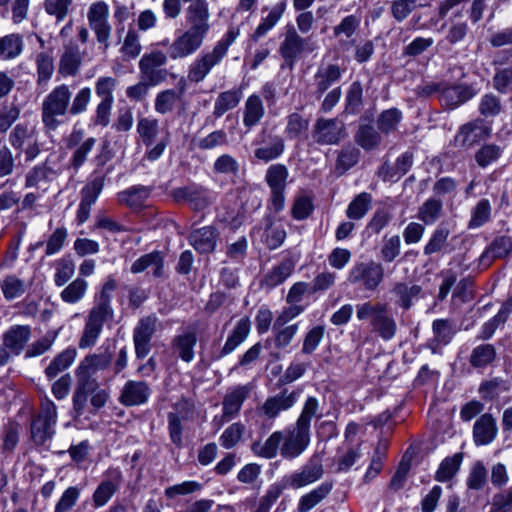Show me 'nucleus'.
<instances>
[{
    "instance_id": "603ef678",
    "label": "nucleus",
    "mask_w": 512,
    "mask_h": 512,
    "mask_svg": "<svg viewBox=\"0 0 512 512\" xmlns=\"http://www.w3.org/2000/svg\"><path fill=\"white\" fill-rule=\"evenodd\" d=\"M380 131L372 125H361L355 136L356 142L365 150H372L381 143Z\"/></svg>"
},
{
    "instance_id": "0e129e2a",
    "label": "nucleus",
    "mask_w": 512,
    "mask_h": 512,
    "mask_svg": "<svg viewBox=\"0 0 512 512\" xmlns=\"http://www.w3.org/2000/svg\"><path fill=\"white\" fill-rule=\"evenodd\" d=\"M80 497V488L77 486H69L64 490L59 500L57 501L54 512H69L71 511Z\"/></svg>"
},
{
    "instance_id": "338daca9",
    "label": "nucleus",
    "mask_w": 512,
    "mask_h": 512,
    "mask_svg": "<svg viewBox=\"0 0 512 512\" xmlns=\"http://www.w3.org/2000/svg\"><path fill=\"white\" fill-rule=\"evenodd\" d=\"M245 431V426L236 422L227 427L222 435L220 436V444L222 447L226 449H231L241 440L243 433Z\"/></svg>"
},
{
    "instance_id": "864d4df0",
    "label": "nucleus",
    "mask_w": 512,
    "mask_h": 512,
    "mask_svg": "<svg viewBox=\"0 0 512 512\" xmlns=\"http://www.w3.org/2000/svg\"><path fill=\"white\" fill-rule=\"evenodd\" d=\"M496 357V351L491 344L475 347L470 355V364L475 368H483L491 364Z\"/></svg>"
},
{
    "instance_id": "aec40b11",
    "label": "nucleus",
    "mask_w": 512,
    "mask_h": 512,
    "mask_svg": "<svg viewBox=\"0 0 512 512\" xmlns=\"http://www.w3.org/2000/svg\"><path fill=\"white\" fill-rule=\"evenodd\" d=\"M250 391L251 388L249 385H237L226 393L222 402L223 421H228L239 414Z\"/></svg>"
},
{
    "instance_id": "423d86ee",
    "label": "nucleus",
    "mask_w": 512,
    "mask_h": 512,
    "mask_svg": "<svg viewBox=\"0 0 512 512\" xmlns=\"http://www.w3.org/2000/svg\"><path fill=\"white\" fill-rule=\"evenodd\" d=\"M117 80L111 76H101L95 82V92L99 99L90 119L93 127H107L111 121L112 108L114 105V91Z\"/></svg>"
},
{
    "instance_id": "a878e982",
    "label": "nucleus",
    "mask_w": 512,
    "mask_h": 512,
    "mask_svg": "<svg viewBox=\"0 0 512 512\" xmlns=\"http://www.w3.org/2000/svg\"><path fill=\"white\" fill-rule=\"evenodd\" d=\"M151 188L144 185L131 186L117 194L119 203L126 205L130 209L136 211L145 206L147 199L150 197Z\"/></svg>"
},
{
    "instance_id": "dca6fc26",
    "label": "nucleus",
    "mask_w": 512,
    "mask_h": 512,
    "mask_svg": "<svg viewBox=\"0 0 512 512\" xmlns=\"http://www.w3.org/2000/svg\"><path fill=\"white\" fill-rule=\"evenodd\" d=\"M152 390L141 380H128L121 389L119 402L124 406H140L148 402Z\"/></svg>"
},
{
    "instance_id": "7ed1b4c3",
    "label": "nucleus",
    "mask_w": 512,
    "mask_h": 512,
    "mask_svg": "<svg viewBox=\"0 0 512 512\" xmlns=\"http://www.w3.org/2000/svg\"><path fill=\"white\" fill-rule=\"evenodd\" d=\"M72 92L67 84L54 87L41 103V121L46 131H56L70 115Z\"/></svg>"
},
{
    "instance_id": "cd10ccee",
    "label": "nucleus",
    "mask_w": 512,
    "mask_h": 512,
    "mask_svg": "<svg viewBox=\"0 0 512 512\" xmlns=\"http://www.w3.org/2000/svg\"><path fill=\"white\" fill-rule=\"evenodd\" d=\"M251 323L248 317L241 318L231 334L228 336L224 346L219 351L218 358H223L232 353L242 344L249 335Z\"/></svg>"
},
{
    "instance_id": "f257e3e1",
    "label": "nucleus",
    "mask_w": 512,
    "mask_h": 512,
    "mask_svg": "<svg viewBox=\"0 0 512 512\" xmlns=\"http://www.w3.org/2000/svg\"><path fill=\"white\" fill-rule=\"evenodd\" d=\"M117 288V280L113 276H108L94 294L93 306L85 318L84 328L78 342L80 349L93 347L97 343L104 324L114 319L112 299Z\"/></svg>"
},
{
    "instance_id": "c03bdc74",
    "label": "nucleus",
    "mask_w": 512,
    "mask_h": 512,
    "mask_svg": "<svg viewBox=\"0 0 512 512\" xmlns=\"http://www.w3.org/2000/svg\"><path fill=\"white\" fill-rule=\"evenodd\" d=\"M422 288L419 285H408L406 283H397L392 292L396 295V303L403 309H409L412 306V300L418 298Z\"/></svg>"
},
{
    "instance_id": "37998d69",
    "label": "nucleus",
    "mask_w": 512,
    "mask_h": 512,
    "mask_svg": "<svg viewBox=\"0 0 512 512\" xmlns=\"http://www.w3.org/2000/svg\"><path fill=\"white\" fill-rule=\"evenodd\" d=\"M372 196L367 192L358 194L348 205L346 216L351 220L362 219L370 210Z\"/></svg>"
},
{
    "instance_id": "e2e57ef3",
    "label": "nucleus",
    "mask_w": 512,
    "mask_h": 512,
    "mask_svg": "<svg viewBox=\"0 0 512 512\" xmlns=\"http://www.w3.org/2000/svg\"><path fill=\"white\" fill-rule=\"evenodd\" d=\"M96 144L94 137H89L77 146L70 159V165L74 170H78L86 162L88 155Z\"/></svg>"
},
{
    "instance_id": "b1692460",
    "label": "nucleus",
    "mask_w": 512,
    "mask_h": 512,
    "mask_svg": "<svg viewBox=\"0 0 512 512\" xmlns=\"http://www.w3.org/2000/svg\"><path fill=\"white\" fill-rule=\"evenodd\" d=\"M474 95L475 91L470 86H444L439 95V101L446 108L453 110L473 98Z\"/></svg>"
},
{
    "instance_id": "9b49d317",
    "label": "nucleus",
    "mask_w": 512,
    "mask_h": 512,
    "mask_svg": "<svg viewBox=\"0 0 512 512\" xmlns=\"http://www.w3.org/2000/svg\"><path fill=\"white\" fill-rule=\"evenodd\" d=\"M287 169L283 164H273L266 171L265 180L270 188L271 209L275 212L284 210L286 203V178Z\"/></svg>"
},
{
    "instance_id": "a211bd4d",
    "label": "nucleus",
    "mask_w": 512,
    "mask_h": 512,
    "mask_svg": "<svg viewBox=\"0 0 512 512\" xmlns=\"http://www.w3.org/2000/svg\"><path fill=\"white\" fill-rule=\"evenodd\" d=\"M114 357V347L101 346L96 353L87 355L77 367L78 373H92L102 371L111 366Z\"/></svg>"
},
{
    "instance_id": "ea45409f",
    "label": "nucleus",
    "mask_w": 512,
    "mask_h": 512,
    "mask_svg": "<svg viewBox=\"0 0 512 512\" xmlns=\"http://www.w3.org/2000/svg\"><path fill=\"white\" fill-rule=\"evenodd\" d=\"M264 116V107L259 96L251 95L245 102L243 123L251 128L259 123Z\"/></svg>"
},
{
    "instance_id": "c9c22d12",
    "label": "nucleus",
    "mask_w": 512,
    "mask_h": 512,
    "mask_svg": "<svg viewBox=\"0 0 512 512\" xmlns=\"http://www.w3.org/2000/svg\"><path fill=\"white\" fill-rule=\"evenodd\" d=\"M322 474V465L318 462L311 461L303 467L301 472L292 477L290 484L295 488H300L317 481L321 478Z\"/></svg>"
},
{
    "instance_id": "a18cd8bd",
    "label": "nucleus",
    "mask_w": 512,
    "mask_h": 512,
    "mask_svg": "<svg viewBox=\"0 0 512 512\" xmlns=\"http://www.w3.org/2000/svg\"><path fill=\"white\" fill-rule=\"evenodd\" d=\"M284 149V140L281 137L275 136L271 137L269 143L255 149L254 156L261 161L269 162L279 157L284 152Z\"/></svg>"
},
{
    "instance_id": "f03ea898",
    "label": "nucleus",
    "mask_w": 512,
    "mask_h": 512,
    "mask_svg": "<svg viewBox=\"0 0 512 512\" xmlns=\"http://www.w3.org/2000/svg\"><path fill=\"white\" fill-rule=\"evenodd\" d=\"M182 2L187 4L184 10L186 29L207 37L210 29V8L208 0H163L162 9L166 19H177L182 11Z\"/></svg>"
},
{
    "instance_id": "3c124183",
    "label": "nucleus",
    "mask_w": 512,
    "mask_h": 512,
    "mask_svg": "<svg viewBox=\"0 0 512 512\" xmlns=\"http://www.w3.org/2000/svg\"><path fill=\"white\" fill-rule=\"evenodd\" d=\"M442 207L441 200L429 198L420 206L417 217L426 225H432L439 219Z\"/></svg>"
},
{
    "instance_id": "5701e85b",
    "label": "nucleus",
    "mask_w": 512,
    "mask_h": 512,
    "mask_svg": "<svg viewBox=\"0 0 512 512\" xmlns=\"http://www.w3.org/2000/svg\"><path fill=\"white\" fill-rule=\"evenodd\" d=\"M218 232L212 226H206L192 231L188 241L193 248L201 253L208 254L215 250Z\"/></svg>"
},
{
    "instance_id": "e433bc0d",
    "label": "nucleus",
    "mask_w": 512,
    "mask_h": 512,
    "mask_svg": "<svg viewBox=\"0 0 512 512\" xmlns=\"http://www.w3.org/2000/svg\"><path fill=\"white\" fill-rule=\"evenodd\" d=\"M87 290L88 282L82 277H77L61 291L60 298L64 303L76 304L85 297Z\"/></svg>"
},
{
    "instance_id": "f3484780",
    "label": "nucleus",
    "mask_w": 512,
    "mask_h": 512,
    "mask_svg": "<svg viewBox=\"0 0 512 512\" xmlns=\"http://www.w3.org/2000/svg\"><path fill=\"white\" fill-rule=\"evenodd\" d=\"M491 128L483 120L476 119L462 125L455 137L463 147H472L490 136Z\"/></svg>"
},
{
    "instance_id": "473e14b6",
    "label": "nucleus",
    "mask_w": 512,
    "mask_h": 512,
    "mask_svg": "<svg viewBox=\"0 0 512 512\" xmlns=\"http://www.w3.org/2000/svg\"><path fill=\"white\" fill-rule=\"evenodd\" d=\"M24 40L20 34L11 33L0 38V59L12 60L21 55Z\"/></svg>"
},
{
    "instance_id": "39448f33",
    "label": "nucleus",
    "mask_w": 512,
    "mask_h": 512,
    "mask_svg": "<svg viewBox=\"0 0 512 512\" xmlns=\"http://www.w3.org/2000/svg\"><path fill=\"white\" fill-rule=\"evenodd\" d=\"M359 321H370V325L383 340H391L397 331V324L386 304L367 301L356 306Z\"/></svg>"
},
{
    "instance_id": "4c0bfd02",
    "label": "nucleus",
    "mask_w": 512,
    "mask_h": 512,
    "mask_svg": "<svg viewBox=\"0 0 512 512\" xmlns=\"http://www.w3.org/2000/svg\"><path fill=\"white\" fill-rule=\"evenodd\" d=\"M492 206L488 199L479 200L471 210L468 229H478L491 220Z\"/></svg>"
},
{
    "instance_id": "ddd939ff",
    "label": "nucleus",
    "mask_w": 512,
    "mask_h": 512,
    "mask_svg": "<svg viewBox=\"0 0 512 512\" xmlns=\"http://www.w3.org/2000/svg\"><path fill=\"white\" fill-rule=\"evenodd\" d=\"M384 277L382 264L369 261L356 264L349 272L348 281L352 284L361 283L366 290H375Z\"/></svg>"
},
{
    "instance_id": "8fccbe9b",
    "label": "nucleus",
    "mask_w": 512,
    "mask_h": 512,
    "mask_svg": "<svg viewBox=\"0 0 512 512\" xmlns=\"http://www.w3.org/2000/svg\"><path fill=\"white\" fill-rule=\"evenodd\" d=\"M137 132L146 147H151L159 132V123L157 119L143 117L138 120Z\"/></svg>"
},
{
    "instance_id": "20e7f679",
    "label": "nucleus",
    "mask_w": 512,
    "mask_h": 512,
    "mask_svg": "<svg viewBox=\"0 0 512 512\" xmlns=\"http://www.w3.org/2000/svg\"><path fill=\"white\" fill-rule=\"evenodd\" d=\"M11 148L16 152L18 166H28L41 154V143L34 127L26 123H18L10 131L8 137Z\"/></svg>"
},
{
    "instance_id": "680f3d73",
    "label": "nucleus",
    "mask_w": 512,
    "mask_h": 512,
    "mask_svg": "<svg viewBox=\"0 0 512 512\" xmlns=\"http://www.w3.org/2000/svg\"><path fill=\"white\" fill-rule=\"evenodd\" d=\"M487 482V470L482 461H476L467 477L466 484L471 490H481Z\"/></svg>"
},
{
    "instance_id": "79ce46f5",
    "label": "nucleus",
    "mask_w": 512,
    "mask_h": 512,
    "mask_svg": "<svg viewBox=\"0 0 512 512\" xmlns=\"http://www.w3.org/2000/svg\"><path fill=\"white\" fill-rule=\"evenodd\" d=\"M45 12L56 19L57 22L64 21L74 10L73 0H44Z\"/></svg>"
},
{
    "instance_id": "72a5a7b5",
    "label": "nucleus",
    "mask_w": 512,
    "mask_h": 512,
    "mask_svg": "<svg viewBox=\"0 0 512 512\" xmlns=\"http://www.w3.org/2000/svg\"><path fill=\"white\" fill-rule=\"evenodd\" d=\"M242 98V92L239 89H232L221 92L214 103L213 115L220 118L227 111L235 108Z\"/></svg>"
},
{
    "instance_id": "774afa93",
    "label": "nucleus",
    "mask_w": 512,
    "mask_h": 512,
    "mask_svg": "<svg viewBox=\"0 0 512 512\" xmlns=\"http://www.w3.org/2000/svg\"><path fill=\"white\" fill-rule=\"evenodd\" d=\"M215 174H224L228 176H237L239 172L238 161L229 154L219 156L213 164Z\"/></svg>"
},
{
    "instance_id": "4d7b16f0",
    "label": "nucleus",
    "mask_w": 512,
    "mask_h": 512,
    "mask_svg": "<svg viewBox=\"0 0 512 512\" xmlns=\"http://www.w3.org/2000/svg\"><path fill=\"white\" fill-rule=\"evenodd\" d=\"M363 106V88L360 82H353L345 97V111L348 114H357Z\"/></svg>"
},
{
    "instance_id": "4be33fe9",
    "label": "nucleus",
    "mask_w": 512,
    "mask_h": 512,
    "mask_svg": "<svg viewBox=\"0 0 512 512\" xmlns=\"http://www.w3.org/2000/svg\"><path fill=\"white\" fill-rule=\"evenodd\" d=\"M344 124L337 119H320L317 121L314 138L319 144H336L343 137Z\"/></svg>"
},
{
    "instance_id": "bb28decb",
    "label": "nucleus",
    "mask_w": 512,
    "mask_h": 512,
    "mask_svg": "<svg viewBox=\"0 0 512 512\" xmlns=\"http://www.w3.org/2000/svg\"><path fill=\"white\" fill-rule=\"evenodd\" d=\"M173 196L176 201H185L189 207L195 211H201L208 207L211 198L207 191L196 188H179L174 191Z\"/></svg>"
},
{
    "instance_id": "c85d7f7f",
    "label": "nucleus",
    "mask_w": 512,
    "mask_h": 512,
    "mask_svg": "<svg viewBox=\"0 0 512 512\" xmlns=\"http://www.w3.org/2000/svg\"><path fill=\"white\" fill-rule=\"evenodd\" d=\"M197 343V334L194 330L186 331L175 336L171 342L172 349L184 362L194 359V347Z\"/></svg>"
},
{
    "instance_id": "6e6552de",
    "label": "nucleus",
    "mask_w": 512,
    "mask_h": 512,
    "mask_svg": "<svg viewBox=\"0 0 512 512\" xmlns=\"http://www.w3.org/2000/svg\"><path fill=\"white\" fill-rule=\"evenodd\" d=\"M318 409V400L315 397H308L296 421L295 429L290 432V457L299 456L308 447L311 419L316 416Z\"/></svg>"
},
{
    "instance_id": "c756f323",
    "label": "nucleus",
    "mask_w": 512,
    "mask_h": 512,
    "mask_svg": "<svg viewBox=\"0 0 512 512\" xmlns=\"http://www.w3.org/2000/svg\"><path fill=\"white\" fill-rule=\"evenodd\" d=\"M512 251V240L501 236L496 238L480 256V265L487 268L498 258L506 257Z\"/></svg>"
},
{
    "instance_id": "49530a36",
    "label": "nucleus",
    "mask_w": 512,
    "mask_h": 512,
    "mask_svg": "<svg viewBox=\"0 0 512 512\" xmlns=\"http://www.w3.org/2000/svg\"><path fill=\"white\" fill-rule=\"evenodd\" d=\"M463 461V454L456 453L452 457L445 458L439 465L435 474V480L439 482H446L453 478L459 471Z\"/></svg>"
},
{
    "instance_id": "4468645a",
    "label": "nucleus",
    "mask_w": 512,
    "mask_h": 512,
    "mask_svg": "<svg viewBox=\"0 0 512 512\" xmlns=\"http://www.w3.org/2000/svg\"><path fill=\"white\" fill-rule=\"evenodd\" d=\"M205 39L191 30H180L168 47V56L172 60L187 58L203 46Z\"/></svg>"
},
{
    "instance_id": "6ab92c4d",
    "label": "nucleus",
    "mask_w": 512,
    "mask_h": 512,
    "mask_svg": "<svg viewBox=\"0 0 512 512\" xmlns=\"http://www.w3.org/2000/svg\"><path fill=\"white\" fill-rule=\"evenodd\" d=\"M280 448L281 455L286 457L288 455V434L282 431L272 433L263 444L256 442L252 445V451L266 459L274 458Z\"/></svg>"
},
{
    "instance_id": "a19ab883",
    "label": "nucleus",
    "mask_w": 512,
    "mask_h": 512,
    "mask_svg": "<svg viewBox=\"0 0 512 512\" xmlns=\"http://www.w3.org/2000/svg\"><path fill=\"white\" fill-rule=\"evenodd\" d=\"M401 120L402 112L397 108H390L380 113L376 124L382 134L389 135L398 129Z\"/></svg>"
},
{
    "instance_id": "393cba45",
    "label": "nucleus",
    "mask_w": 512,
    "mask_h": 512,
    "mask_svg": "<svg viewBox=\"0 0 512 512\" xmlns=\"http://www.w3.org/2000/svg\"><path fill=\"white\" fill-rule=\"evenodd\" d=\"M498 428L490 414H483L474 424L473 440L477 446L490 444L497 436Z\"/></svg>"
},
{
    "instance_id": "412c9836",
    "label": "nucleus",
    "mask_w": 512,
    "mask_h": 512,
    "mask_svg": "<svg viewBox=\"0 0 512 512\" xmlns=\"http://www.w3.org/2000/svg\"><path fill=\"white\" fill-rule=\"evenodd\" d=\"M87 56L86 50L81 51L77 43L69 42L64 46L63 54L59 61V73L63 76H75L78 74L82 60Z\"/></svg>"
},
{
    "instance_id": "1a4fd4ad",
    "label": "nucleus",
    "mask_w": 512,
    "mask_h": 512,
    "mask_svg": "<svg viewBox=\"0 0 512 512\" xmlns=\"http://www.w3.org/2000/svg\"><path fill=\"white\" fill-rule=\"evenodd\" d=\"M57 408L52 400L45 397L41 400L40 411L31 422V438L36 445H43L55 434Z\"/></svg>"
},
{
    "instance_id": "de8ad7c7",
    "label": "nucleus",
    "mask_w": 512,
    "mask_h": 512,
    "mask_svg": "<svg viewBox=\"0 0 512 512\" xmlns=\"http://www.w3.org/2000/svg\"><path fill=\"white\" fill-rule=\"evenodd\" d=\"M286 10V3L284 1L272 7L267 17L263 19L261 24L254 31L253 37L255 40L263 37L270 29H272L283 16Z\"/></svg>"
},
{
    "instance_id": "09e8293b",
    "label": "nucleus",
    "mask_w": 512,
    "mask_h": 512,
    "mask_svg": "<svg viewBox=\"0 0 512 512\" xmlns=\"http://www.w3.org/2000/svg\"><path fill=\"white\" fill-rule=\"evenodd\" d=\"M76 356V351L66 349L58 354L45 369V374L49 379L56 377L60 372L71 366Z\"/></svg>"
},
{
    "instance_id": "6e6d98bb",
    "label": "nucleus",
    "mask_w": 512,
    "mask_h": 512,
    "mask_svg": "<svg viewBox=\"0 0 512 512\" xmlns=\"http://www.w3.org/2000/svg\"><path fill=\"white\" fill-rule=\"evenodd\" d=\"M118 484L113 480H103L92 495L93 506L100 508L106 505L117 491Z\"/></svg>"
},
{
    "instance_id": "2f4dec72",
    "label": "nucleus",
    "mask_w": 512,
    "mask_h": 512,
    "mask_svg": "<svg viewBox=\"0 0 512 512\" xmlns=\"http://www.w3.org/2000/svg\"><path fill=\"white\" fill-rule=\"evenodd\" d=\"M0 288L6 301L22 297L28 286L26 282L15 274L5 275L0 281Z\"/></svg>"
},
{
    "instance_id": "13d9d810",
    "label": "nucleus",
    "mask_w": 512,
    "mask_h": 512,
    "mask_svg": "<svg viewBox=\"0 0 512 512\" xmlns=\"http://www.w3.org/2000/svg\"><path fill=\"white\" fill-rule=\"evenodd\" d=\"M92 99V90L90 87H82L74 97H71L70 116H78L88 110Z\"/></svg>"
},
{
    "instance_id": "f704fd0d",
    "label": "nucleus",
    "mask_w": 512,
    "mask_h": 512,
    "mask_svg": "<svg viewBox=\"0 0 512 512\" xmlns=\"http://www.w3.org/2000/svg\"><path fill=\"white\" fill-rule=\"evenodd\" d=\"M55 171L45 161L30 168L25 174V187L37 188L41 183H48Z\"/></svg>"
},
{
    "instance_id": "bf43d9fd",
    "label": "nucleus",
    "mask_w": 512,
    "mask_h": 512,
    "mask_svg": "<svg viewBox=\"0 0 512 512\" xmlns=\"http://www.w3.org/2000/svg\"><path fill=\"white\" fill-rule=\"evenodd\" d=\"M493 87L499 93L508 95L512 106V67L501 69L495 73Z\"/></svg>"
},
{
    "instance_id": "052dcab7",
    "label": "nucleus",
    "mask_w": 512,
    "mask_h": 512,
    "mask_svg": "<svg viewBox=\"0 0 512 512\" xmlns=\"http://www.w3.org/2000/svg\"><path fill=\"white\" fill-rule=\"evenodd\" d=\"M432 330L434 334L433 342L437 343V345H447L454 336L453 327L446 319L433 321Z\"/></svg>"
},
{
    "instance_id": "2eb2a0df",
    "label": "nucleus",
    "mask_w": 512,
    "mask_h": 512,
    "mask_svg": "<svg viewBox=\"0 0 512 512\" xmlns=\"http://www.w3.org/2000/svg\"><path fill=\"white\" fill-rule=\"evenodd\" d=\"M223 58L213 49L202 51L188 66L187 80L190 83L202 82Z\"/></svg>"
},
{
    "instance_id": "7c9ffc66",
    "label": "nucleus",
    "mask_w": 512,
    "mask_h": 512,
    "mask_svg": "<svg viewBox=\"0 0 512 512\" xmlns=\"http://www.w3.org/2000/svg\"><path fill=\"white\" fill-rule=\"evenodd\" d=\"M182 100V90L170 88L160 91L154 101V109L158 114L165 115L174 111Z\"/></svg>"
},
{
    "instance_id": "58836bf2",
    "label": "nucleus",
    "mask_w": 512,
    "mask_h": 512,
    "mask_svg": "<svg viewBox=\"0 0 512 512\" xmlns=\"http://www.w3.org/2000/svg\"><path fill=\"white\" fill-rule=\"evenodd\" d=\"M332 484L322 483L311 492L303 495L298 504L299 512H308L319 504L331 491Z\"/></svg>"
},
{
    "instance_id": "5fc2aeb1",
    "label": "nucleus",
    "mask_w": 512,
    "mask_h": 512,
    "mask_svg": "<svg viewBox=\"0 0 512 512\" xmlns=\"http://www.w3.org/2000/svg\"><path fill=\"white\" fill-rule=\"evenodd\" d=\"M341 77V70L337 65H327L318 70L316 74L317 90L325 92L334 82Z\"/></svg>"
},
{
    "instance_id": "0eeeda50",
    "label": "nucleus",
    "mask_w": 512,
    "mask_h": 512,
    "mask_svg": "<svg viewBox=\"0 0 512 512\" xmlns=\"http://www.w3.org/2000/svg\"><path fill=\"white\" fill-rule=\"evenodd\" d=\"M87 22L93 32L96 42L103 53L110 48L112 25L110 23V10L105 1L99 0L89 5L87 9Z\"/></svg>"
},
{
    "instance_id": "9d476101",
    "label": "nucleus",
    "mask_w": 512,
    "mask_h": 512,
    "mask_svg": "<svg viewBox=\"0 0 512 512\" xmlns=\"http://www.w3.org/2000/svg\"><path fill=\"white\" fill-rule=\"evenodd\" d=\"M32 336L29 325L14 324L2 334L0 345V366L6 365L12 357L19 356L27 346Z\"/></svg>"
},
{
    "instance_id": "69168bd1",
    "label": "nucleus",
    "mask_w": 512,
    "mask_h": 512,
    "mask_svg": "<svg viewBox=\"0 0 512 512\" xmlns=\"http://www.w3.org/2000/svg\"><path fill=\"white\" fill-rule=\"evenodd\" d=\"M478 110L485 118L495 117L499 115L502 110L501 101L496 95L487 93L481 97Z\"/></svg>"
},
{
    "instance_id": "f8f14e48",
    "label": "nucleus",
    "mask_w": 512,
    "mask_h": 512,
    "mask_svg": "<svg viewBox=\"0 0 512 512\" xmlns=\"http://www.w3.org/2000/svg\"><path fill=\"white\" fill-rule=\"evenodd\" d=\"M159 326V319L155 315L142 317L133 329V343L135 355L144 359L151 351V340Z\"/></svg>"
}]
</instances>
